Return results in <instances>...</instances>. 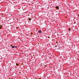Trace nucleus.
Returning <instances> with one entry per match:
<instances>
[{
    "label": "nucleus",
    "mask_w": 79,
    "mask_h": 79,
    "mask_svg": "<svg viewBox=\"0 0 79 79\" xmlns=\"http://www.w3.org/2000/svg\"><path fill=\"white\" fill-rule=\"evenodd\" d=\"M16 65H17V66H18V64H16Z\"/></svg>",
    "instance_id": "obj_7"
},
{
    "label": "nucleus",
    "mask_w": 79,
    "mask_h": 79,
    "mask_svg": "<svg viewBox=\"0 0 79 79\" xmlns=\"http://www.w3.org/2000/svg\"><path fill=\"white\" fill-rule=\"evenodd\" d=\"M2 25H1L0 27V29H2Z\"/></svg>",
    "instance_id": "obj_4"
},
{
    "label": "nucleus",
    "mask_w": 79,
    "mask_h": 79,
    "mask_svg": "<svg viewBox=\"0 0 79 79\" xmlns=\"http://www.w3.org/2000/svg\"><path fill=\"white\" fill-rule=\"evenodd\" d=\"M57 47V46L56 45L55 46V47Z\"/></svg>",
    "instance_id": "obj_9"
},
{
    "label": "nucleus",
    "mask_w": 79,
    "mask_h": 79,
    "mask_svg": "<svg viewBox=\"0 0 79 79\" xmlns=\"http://www.w3.org/2000/svg\"><path fill=\"white\" fill-rule=\"evenodd\" d=\"M57 43V42H56V43Z\"/></svg>",
    "instance_id": "obj_10"
},
{
    "label": "nucleus",
    "mask_w": 79,
    "mask_h": 79,
    "mask_svg": "<svg viewBox=\"0 0 79 79\" xmlns=\"http://www.w3.org/2000/svg\"><path fill=\"white\" fill-rule=\"evenodd\" d=\"M38 32V33H40V34H42V31L39 30Z\"/></svg>",
    "instance_id": "obj_1"
},
{
    "label": "nucleus",
    "mask_w": 79,
    "mask_h": 79,
    "mask_svg": "<svg viewBox=\"0 0 79 79\" xmlns=\"http://www.w3.org/2000/svg\"><path fill=\"white\" fill-rule=\"evenodd\" d=\"M32 19H31L29 18V21H31Z\"/></svg>",
    "instance_id": "obj_5"
},
{
    "label": "nucleus",
    "mask_w": 79,
    "mask_h": 79,
    "mask_svg": "<svg viewBox=\"0 0 79 79\" xmlns=\"http://www.w3.org/2000/svg\"><path fill=\"white\" fill-rule=\"evenodd\" d=\"M12 48H15V46H12Z\"/></svg>",
    "instance_id": "obj_3"
},
{
    "label": "nucleus",
    "mask_w": 79,
    "mask_h": 79,
    "mask_svg": "<svg viewBox=\"0 0 79 79\" xmlns=\"http://www.w3.org/2000/svg\"><path fill=\"white\" fill-rule=\"evenodd\" d=\"M15 48H17V46H15Z\"/></svg>",
    "instance_id": "obj_8"
},
{
    "label": "nucleus",
    "mask_w": 79,
    "mask_h": 79,
    "mask_svg": "<svg viewBox=\"0 0 79 79\" xmlns=\"http://www.w3.org/2000/svg\"><path fill=\"white\" fill-rule=\"evenodd\" d=\"M69 31H71V29L70 28H69Z\"/></svg>",
    "instance_id": "obj_6"
},
{
    "label": "nucleus",
    "mask_w": 79,
    "mask_h": 79,
    "mask_svg": "<svg viewBox=\"0 0 79 79\" xmlns=\"http://www.w3.org/2000/svg\"><path fill=\"white\" fill-rule=\"evenodd\" d=\"M55 8H56V9H57V10H59V7L58 6H56Z\"/></svg>",
    "instance_id": "obj_2"
}]
</instances>
